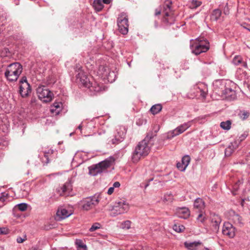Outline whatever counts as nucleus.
Wrapping results in <instances>:
<instances>
[{"instance_id": "1", "label": "nucleus", "mask_w": 250, "mask_h": 250, "mask_svg": "<svg viewBox=\"0 0 250 250\" xmlns=\"http://www.w3.org/2000/svg\"><path fill=\"white\" fill-rule=\"evenodd\" d=\"M151 145L146 140L140 142L135 147L132 154V161L134 163H137L142 157L147 156L150 150Z\"/></svg>"}, {"instance_id": "2", "label": "nucleus", "mask_w": 250, "mask_h": 250, "mask_svg": "<svg viewBox=\"0 0 250 250\" xmlns=\"http://www.w3.org/2000/svg\"><path fill=\"white\" fill-rule=\"evenodd\" d=\"M190 48L193 54L198 55L209 49V42L203 37H199L194 40H190Z\"/></svg>"}, {"instance_id": "3", "label": "nucleus", "mask_w": 250, "mask_h": 250, "mask_svg": "<svg viewBox=\"0 0 250 250\" xmlns=\"http://www.w3.org/2000/svg\"><path fill=\"white\" fill-rule=\"evenodd\" d=\"M22 71V66L19 62L9 64L4 73L7 80L10 82L16 81Z\"/></svg>"}, {"instance_id": "4", "label": "nucleus", "mask_w": 250, "mask_h": 250, "mask_svg": "<svg viewBox=\"0 0 250 250\" xmlns=\"http://www.w3.org/2000/svg\"><path fill=\"white\" fill-rule=\"evenodd\" d=\"M111 165L108 160H104L99 163L92 165L88 167L89 174L92 176H96L106 170Z\"/></svg>"}, {"instance_id": "5", "label": "nucleus", "mask_w": 250, "mask_h": 250, "mask_svg": "<svg viewBox=\"0 0 250 250\" xmlns=\"http://www.w3.org/2000/svg\"><path fill=\"white\" fill-rule=\"evenodd\" d=\"M37 94L39 98L45 103L51 102L53 97V93L44 85H40L38 87Z\"/></svg>"}, {"instance_id": "6", "label": "nucleus", "mask_w": 250, "mask_h": 250, "mask_svg": "<svg viewBox=\"0 0 250 250\" xmlns=\"http://www.w3.org/2000/svg\"><path fill=\"white\" fill-rule=\"evenodd\" d=\"M99 202L98 196L95 195L83 199L78 204L83 210H88L98 205Z\"/></svg>"}, {"instance_id": "7", "label": "nucleus", "mask_w": 250, "mask_h": 250, "mask_svg": "<svg viewBox=\"0 0 250 250\" xmlns=\"http://www.w3.org/2000/svg\"><path fill=\"white\" fill-rule=\"evenodd\" d=\"M39 157L43 165H47L56 159L57 158V152L52 149L44 150L42 153H40Z\"/></svg>"}, {"instance_id": "8", "label": "nucleus", "mask_w": 250, "mask_h": 250, "mask_svg": "<svg viewBox=\"0 0 250 250\" xmlns=\"http://www.w3.org/2000/svg\"><path fill=\"white\" fill-rule=\"evenodd\" d=\"M206 88L202 84L198 85H195L191 90L190 92L188 94L189 98H194L195 97L205 98L207 95Z\"/></svg>"}, {"instance_id": "9", "label": "nucleus", "mask_w": 250, "mask_h": 250, "mask_svg": "<svg viewBox=\"0 0 250 250\" xmlns=\"http://www.w3.org/2000/svg\"><path fill=\"white\" fill-rule=\"evenodd\" d=\"M192 121H189L180 125L173 130L167 132L166 138L167 139H171L174 137L177 136L188 129L191 125Z\"/></svg>"}, {"instance_id": "10", "label": "nucleus", "mask_w": 250, "mask_h": 250, "mask_svg": "<svg viewBox=\"0 0 250 250\" xmlns=\"http://www.w3.org/2000/svg\"><path fill=\"white\" fill-rule=\"evenodd\" d=\"M172 2L170 0H166L162 6L157 8L155 11V15L160 14L163 16H170L173 15V9L171 7Z\"/></svg>"}, {"instance_id": "11", "label": "nucleus", "mask_w": 250, "mask_h": 250, "mask_svg": "<svg viewBox=\"0 0 250 250\" xmlns=\"http://www.w3.org/2000/svg\"><path fill=\"white\" fill-rule=\"evenodd\" d=\"M78 74L76 75L77 82L80 84H82L85 87H88L90 85L89 79L88 78L87 74L81 69L78 68Z\"/></svg>"}, {"instance_id": "12", "label": "nucleus", "mask_w": 250, "mask_h": 250, "mask_svg": "<svg viewBox=\"0 0 250 250\" xmlns=\"http://www.w3.org/2000/svg\"><path fill=\"white\" fill-rule=\"evenodd\" d=\"M129 208L128 203L124 200H121L116 203L113 207L112 211L116 214H120L127 212Z\"/></svg>"}, {"instance_id": "13", "label": "nucleus", "mask_w": 250, "mask_h": 250, "mask_svg": "<svg viewBox=\"0 0 250 250\" xmlns=\"http://www.w3.org/2000/svg\"><path fill=\"white\" fill-rule=\"evenodd\" d=\"M117 133L115 134L113 138L109 142L112 144L116 145L122 142L125 138L126 130L125 127L120 126L116 129Z\"/></svg>"}, {"instance_id": "14", "label": "nucleus", "mask_w": 250, "mask_h": 250, "mask_svg": "<svg viewBox=\"0 0 250 250\" xmlns=\"http://www.w3.org/2000/svg\"><path fill=\"white\" fill-rule=\"evenodd\" d=\"M118 29L120 33L125 35L128 33V19L125 17H120L117 20Z\"/></svg>"}, {"instance_id": "15", "label": "nucleus", "mask_w": 250, "mask_h": 250, "mask_svg": "<svg viewBox=\"0 0 250 250\" xmlns=\"http://www.w3.org/2000/svg\"><path fill=\"white\" fill-rule=\"evenodd\" d=\"M222 233L224 235L229 238H233L235 234V228L230 223L226 222L223 227Z\"/></svg>"}, {"instance_id": "16", "label": "nucleus", "mask_w": 250, "mask_h": 250, "mask_svg": "<svg viewBox=\"0 0 250 250\" xmlns=\"http://www.w3.org/2000/svg\"><path fill=\"white\" fill-rule=\"evenodd\" d=\"M176 214L179 218L186 219L190 216V211L186 207L178 208H176Z\"/></svg>"}, {"instance_id": "17", "label": "nucleus", "mask_w": 250, "mask_h": 250, "mask_svg": "<svg viewBox=\"0 0 250 250\" xmlns=\"http://www.w3.org/2000/svg\"><path fill=\"white\" fill-rule=\"evenodd\" d=\"M31 91V86L29 83H24L19 86V93L22 98L27 97Z\"/></svg>"}, {"instance_id": "18", "label": "nucleus", "mask_w": 250, "mask_h": 250, "mask_svg": "<svg viewBox=\"0 0 250 250\" xmlns=\"http://www.w3.org/2000/svg\"><path fill=\"white\" fill-rule=\"evenodd\" d=\"M72 190V185L70 182L65 183L62 187L57 189L58 193L61 196L68 195Z\"/></svg>"}, {"instance_id": "19", "label": "nucleus", "mask_w": 250, "mask_h": 250, "mask_svg": "<svg viewBox=\"0 0 250 250\" xmlns=\"http://www.w3.org/2000/svg\"><path fill=\"white\" fill-rule=\"evenodd\" d=\"M229 219L234 224L237 225H241L242 224L241 217L233 210L229 211Z\"/></svg>"}, {"instance_id": "20", "label": "nucleus", "mask_w": 250, "mask_h": 250, "mask_svg": "<svg viewBox=\"0 0 250 250\" xmlns=\"http://www.w3.org/2000/svg\"><path fill=\"white\" fill-rule=\"evenodd\" d=\"M87 88L89 89V90L93 92V94H96L104 90V87L103 86V84L99 83L97 82L90 83V86H88Z\"/></svg>"}, {"instance_id": "21", "label": "nucleus", "mask_w": 250, "mask_h": 250, "mask_svg": "<svg viewBox=\"0 0 250 250\" xmlns=\"http://www.w3.org/2000/svg\"><path fill=\"white\" fill-rule=\"evenodd\" d=\"M221 222V219L220 217L215 214H214L211 216V224L213 227V231L217 232L219 229V226Z\"/></svg>"}, {"instance_id": "22", "label": "nucleus", "mask_w": 250, "mask_h": 250, "mask_svg": "<svg viewBox=\"0 0 250 250\" xmlns=\"http://www.w3.org/2000/svg\"><path fill=\"white\" fill-rule=\"evenodd\" d=\"M238 146L239 143L237 141H234L233 142H231L225 150V155L227 156H230Z\"/></svg>"}, {"instance_id": "23", "label": "nucleus", "mask_w": 250, "mask_h": 250, "mask_svg": "<svg viewBox=\"0 0 250 250\" xmlns=\"http://www.w3.org/2000/svg\"><path fill=\"white\" fill-rule=\"evenodd\" d=\"M71 213L65 208H60L57 212V216L58 220L64 219L69 216Z\"/></svg>"}, {"instance_id": "24", "label": "nucleus", "mask_w": 250, "mask_h": 250, "mask_svg": "<svg viewBox=\"0 0 250 250\" xmlns=\"http://www.w3.org/2000/svg\"><path fill=\"white\" fill-rule=\"evenodd\" d=\"M159 129V126L157 125H155L153 126L152 131H149L146 135L144 140H146V142L150 143V141L154 136L156 135V133Z\"/></svg>"}, {"instance_id": "25", "label": "nucleus", "mask_w": 250, "mask_h": 250, "mask_svg": "<svg viewBox=\"0 0 250 250\" xmlns=\"http://www.w3.org/2000/svg\"><path fill=\"white\" fill-rule=\"evenodd\" d=\"M194 208L198 209L199 212H202L205 207V204L202 199L198 198L194 202Z\"/></svg>"}, {"instance_id": "26", "label": "nucleus", "mask_w": 250, "mask_h": 250, "mask_svg": "<svg viewBox=\"0 0 250 250\" xmlns=\"http://www.w3.org/2000/svg\"><path fill=\"white\" fill-rule=\"evenodd\" d=\"M109 70V68L107 66L101 65L99 66L97 73L100 76H101L104 79L105 76H107Z\"/></svg>"}, {"instance_id": "27", "label": "nucleus", "mask_w": 250, "mask_h": 250, "mask_svg": "<svg viewBox=\"0 0 250 250\" xmlns=\"http://www.w3.org/2000/svg\"><path fill=\"white\" fill-rule=\"evenodd\" d=\"M93 7L96 11H101L104 5L102 0H94L93 2Z\"/></svg>"}, {"instance_id": "28", "label": "nucleus", "mask_w": 250, "mask_h": 250, "mask_svg": "<svg viewBox=\"0 0 250 250\" xmlns=\"http://www.w3.org/2000/svg\"><path fill=\"white\" fill-rule=\"evenodd\" d=\"M201 243L198 242H186L184 243V245L186 248L189 250H194L196 249L197 247Z\"/></svg>"}, {"instance_id": "29", "label": "nucleus", "mask_w": 250, "mask_h": 250, "mask_svg": "<svg viewBox=\"0 0 250 250\" xmlns=\"http://www.w3.org/2000/svg\"><path fill=\"white\" fill-rule=\"evenodd\" d=\"M116 75L115 73L112 71H111L110 70L107 73V76H105V78H104V79H107V81L110 83H112L114 82L116 79Z\"/></svg>"}, {"instance_id": "30", "label": "nucleus", "mask_w": 250, "mask_h": 250, "mask_svg": "<svg viewBox=\"0 0 250 250\" xmlns=\"http://www.w3.org/2000/svg\"><path fill=\"white\" fill-rule=\"evenodd\" d=\"M162 109V106L161 104H156L151 107L150 111L152 114L155 115L158 113Z\"/></svg>"}, {"instance_id": "31", "label": "nucleus", "mask_w": 250, "mask_h": 250, "mask_svg": "<svg viewBox=\"0 0 250 250\" xmlns=\"http://www.w3.org/2000/svg\"><path fill=\"white\" fill-rule=\"evenodd\" d=\"M231 122L230 120L222 122L220 124V126L224 130H228L231 127Z\"/></svg>"}, {"instance_id": "32", "label": "nucleus", "mask_w": 250, "mask_h": 250, "mask_svg": "<svg viewBox=\"0 0 250 250\" xmlns=\"http://www.w3.org/2000/svg\"><path fill=\"white\" fill-rule=\"evenodd\" d=\"M190 161V157L188 155H185L182 158L181 163H182V165L184 166V167L187 168L189 165Z\"/></svg>"}, {"instance_id": "33", "label": "nucleus", "mask_w": 250, "mask_h": 250, "mask_svg": "<svg viewBox=\"0 0 250 250\" xmlns=\"http://www.w3.org/2000/svg\"><path fill=\"white\" fill-rule=\"evenodd\" d=\"M206 220V217L204 213H203V211L200 212V213L198 214L197 217L196 218V221L199 223H204Z\"/></svg>"}, {"instance_id": "34", "label": "nucleus", "mask_w": 250, "mask_h": 250, "mask_svg": "<svg viewBox=\"0 0 250 250\" xmlns=\"http://www.w3.org/2000/svg\"><path fill=\"white\" fill-rule=\"evenodd\" d=\"M173 196L171 194H165L162 199L164 203L168 202L171 203L173 201Z\"/></svg>"}, {"instance_id": "35", "label": "nucleus", "mask_w": 250, "mask_h": 250, "mask_svg": "<svg viewBox=\"0 0 250 250\" xmlns=\"http://www.w3.org/2000/svg\"><path fill=\"white\" fill-rule=\"evenodd\" d=\"M172 228L174 230H175L176 232H182L185 229V228L184 226H183V225L178 226L177 225H176V224H175L173 226Z\"/></svg>"}, {"instance_id": "36", "label": "nucleus", "mask_w": 250, "mask_h": 250, "mask_svg": "<svg viewBox=\"0 0 250 250\" xmlns=\"http://www.w3.org/2000/svg\"><path fill=\"white\" fill-rule=\"evenodd\" d=\"M9 198V194L6 192H2L0 194V202L4 203L7 201Z\"/></svg>"}, {"instance_id": "37", "label": "nucleus", "mask_w": 250, "mask_h": 250, "mask_svg": "<svg viewBox=\"0 0 250 250\" xmlns=\"http://www.w3.org/2000/svg\"><path fill=\"white\" fill-rule=\"evenodd\" d=\"M201 4V2L197 0H192L190 4V8L191 9L196 8Z\"/></svg>"}, {"instance_id": "38", "label": "nucleus", "mask_w": 250, "mask_h": 250, "mask_svg": "<svg viewBox=\"0 0 250 250\" xmlns=\"http://www.w3.org/2000/svg\"><path fill=\"white\" fill-rule=\"evenodd\" d=\"M101 228V225L99 223H94L89 229V231L93 232Z\"/></svg>"}, {"instance_id": "39", "label": "nucleus", "mask_w": 250, "mask_h": 250, "mask_svg": "<svg viewBox=\"0 0 250 250\" xmlns=\"http://www.w3.org/2000/svg\"><path fill=\"white\" fill-rule=\"evenodd\" d=\"M248 136V132L245 131L239 137V138L237 140H235V141H237L239 145L240 143L243 140H244Z\"/></svg>"}, {"instance_id": "40", "label": "nucleus", "mask_w": 250, "mask_h": 250, "mask_svg": "<svg viewBox=\"0 0 250 250\" xmlns=\"http://www.w3.org/2000/svg\"><path fill=\"white\" fill-rule=\"evenodd\" d=\"M131 221L129 220L125 221L122 223L121 228L124 229H129L131 227Z\"/></svg>"}, {"instance_id": "41", "label": "nucleus", "mask_w": 250, "mask_h": 250, "mask_svg": "<svg viewBox=\"0 0 250 250\" xmlns=\"http://www.w3.org/2000/svg\"><path fill=\"white\" fill-rule=\"evenodd\" d=\"M242 59L241 57L239 56H235L232 62L236 65H239L240 63L242 62Z\"/></svg>"}, {"instance_id": "42", "label": "nucleus", "mask_w": 250, "mask_h": 250, "mask_svg": "<svg viewBox=\"0 0 250 250\" xmlns=\"http://www.w3.org/2000/svg\"><path fill=\"white\" fill-rule=\"evenodd\" d=\"M17 206L19 210L21 211L26 210L27 208V205L26 203L19 204Z\"/></svg>"}, {"instance_id": "43", "label": "nucleus", "mask_w": 250, "mask_h": 250, "mask_svg": "<svg viewBox=\"0 0 250 250\" xmlns=\"http://www.w3.org/2000/svg\"><path fill=\"white\" fill-rule=\"evenodd\" d=\"M249 115H250V114L247 111H241L239 113V116H240V118L243 120H246V119H247L249 117Z\"/></svg>"}, {"instance_id": "44", "label": "nucleus", "mask_w": 250, "mask_h": 250, "mask_svg": "<svg viewBox=\"0 0 250 250\" xmlns=\"http://www.w3.org/2000/svg\"><path fill=\"white\" fill-rule=\"evenodd\" d=\"M173 17H165V16H164V17H162V20L163 21V22H164V23H165L166 24H171L173 22V19L169 21V20L171 19V18L169 19V18H172Z\"/></svg>"}, {"instance_id": "45", "label": "nucleus", "mask_w": 250, "mask_h": 250, "mask_svg": "<svg viewBox=\"0 0 250 250\" xmlns=\"http://www.w3.org/2000/svg\"><path fill=\"white\" fill-rule=\"evenodd\" d=\"M76 244L79 248H81L83 249H86V245L83 243L81 240L77 241Z\"/></svg>"}, {"instance_id": "46", "label": "nucleus", "mask_w": 250, "mask_h": 250, "mask_svg": "<svg viewBox=\"0 0 250 250\" xmlns=\"http://www.w3.org/2000/svg\"><path fill=\"white\" fill-rule=\"evenodd\" d=\"M177 167L181 171H184L186 169V167H184V166L182 165V163L180 162H178L177 164Z\"/></svg>"}, {"instance_id": "47", "label": "nucleus", "mask_w": 250, "mask_h": 250, "mask_svg": "<svg viewBox=\"0 0 250 250\" xmlns=\"http://www.w3.org/2000/svg\"><path fill=\"white\" fill-rule=\"evenodd\" d=\"M229 92H231V93H233L234 91H233L230 88H226L223 92V94H224V95H225L226 96H229Z\"/></svg>"}, {"instance_id": "48", "label": "nucleus", "mask_w": 250, "mask_h": 250, "mask_svg": "<svg viewBox=\"0 0 250 250\" xmlns=\"http://www.w3.org/2000/svg\"><path fill=\"white\" fill-rule=\"evenodd\" d=\"M8 232V230L5 228H0V234H6Z\"/></svg>"}, {"instance_id": "49", "label": "nucleus", "mask_w": 250, "mask_h": 250, "mask_svg": "<svg viewBox=\"0 0 250 250\" xmlns=\"http://www.w3.org/2000/svg\"><path fill=\"white\" fill-rule=\"evenodd\" d=\"M26 240V237L25 236H24L23 238H22L21 237H18L17 238V241L18 243H23Z\"/></svg>"}, {"instance_id": "50", "label": "nucleus", "mask_w": 250, "mask_h": 250, "mask_svg": "<svg viewBox=\"0 0 250 250\" xmlns=\"http://www.w3.org/2000/svg\"><path fill=\"white\" fill-rule=\"evenodd\" d=\"M24 83H29L27 81V79L25 76H23L20 81V85L23 84Z\"/></svg>"}, {"instance_id": "51", "label": "nucleus", "mask_w": 250, "mask_h": 250, "mask_svg": "<svg viewBox=\"0 0 250 250\" xmlns=\"http://www.w3.org/2000/svg\"><path fill=\"white\" fill-rule=\"evenodd\" d=\"M214 14L216 16H220L221 15V11L219 9H215L214 11Z\"/></svg>"}, {"instance_id": "52", "label": "nucleus", "mask_w": 250, "mask_h": 250, "mask_svg": "<svg viewBox=\"0 0 250 250\" xmlns=\"http://www.w3.org/2000/svg\"><path fill=\"white\" fill-rule=\"evenodd\" d=\"M114 187H110L107 190V194L109 195H111L114 192Z\"/></svg>"}, {"instance_id": "53", "label": "nucleus", "mask_w": 250, "mask_h": 250, "mask_svg": "<svg viewBox=\"0 0 250 250\" xmlns=\"http://www.w3.org/2000/svg\"><path fill=\"white\" fill-rule=\"evenodd\" d=\"M114 188H119L120 186V183L119 182H116L113 184Z\"/></svg>"}, {"instance_id": "54", "label": "nucleus", "mask_w": 250, "mask_h": 250, "mask_svg": "<svg viewBox=\"0 0 250 250\" xmlns=\"http://www.w3.org/2000/svg\"><path fill=\"white\" fill-rule=\"evenodd\" d=\"M83 127V124L81 123L78 127V129L80 130L81 133L83 134L82 128Z\"/></svg>"}, {"instance_id": "55", "label": "nucleus", "mask_w": 250, "mask_h": 250, "mask_svg": "<svg viewBox=\"0 0 250 250\" xmlns=\"http://www.w3.org/2000/svg\"><path fill=\"white\" fill-rule=\"evenodd\" d=\"M102 0L103 3L108 4L111 2L112 0Z\"/></svg>"}, {"instance_id": "56", "label": "nucleus", "mask_w": 250, "mask_h": 250, "mask_svg": "<svg viewBox=\"0 0 250 250\" xmlns=\"http://www.w3.org/2000/svg\"><path fill=\"white\" fill-rule=\"evenodd\" d=\"M53 105H54V107H55L57 109L61 108L60 104L58 103H54Z\"/></svg>"}, {"instance_id": "57", "label": "nucleus", "mask_w": 250, "mask_h": 250, "mask_svg": "<svg viewBox=\"0 0 250 250\" xmlns=\"http://www.w3.org/2000/svg\"><path fill=\"white\" fill-rule=\"evenodd\" d=\"M218 19V17H213V19H212V20H214L215 21H217Z\"/></svg>"}, {"instance_id": "58", "label": "nucleus", "mask_w": 250, "mask_h": 250, "mask_svg": "<svg viewBox=\"0 0 250 250\" xmlns=\"http://www.w3.org/2000/svg\"><path fill=\"white\" fill-rule=\"evenodd\" d=\"M0 250H4V248L2 246H0Z\"/></svg>"}, {"instance_id": "59", "label": "nucleus", "mask_w": 250, "mask_h": 250, "mask_svg": "<svg viewBox=\"0 0 250 250\" xmlns=\"http://www.w3.org/2000/svg\"><path fill=\"white\" fill-rule=\"evenodd\" d=\"M72 134H73L72 133H70V136L72 135Z\"/></svg>"}, {"instance_id": "60", "label": "nucleus", "mask_w": 250, "mask_h": 250, "mask_svg": "<svg viewBox=\"0 0 250 250\" xmlns=\"http://www.w3.org/2000/svg\"><path fill=\"white\" fill-rule=\"evenodd\" d=\"M208 250L207 249V250Z\"/></svg>"}]
</instances>
